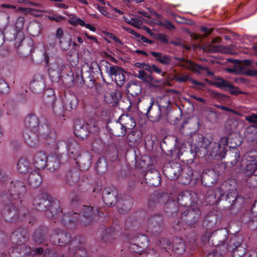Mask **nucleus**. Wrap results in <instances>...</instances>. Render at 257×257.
<instances>
[{
	"label": "nucleus",
	"instance_id": "obj_10",
	"mask_svg": "<svg viewBox=\"0 0 257 257\" xmlns=\"http://www.w3.org/2000/svg\"><path fill=\"white\" fill-rule=\"evenodd\" d=\"M182 169L181 165L179 163L170 161L164 164L163 172L167 178L173 180L179 178Z\"/></svg>",
	"mask_w": 257,
	"mask_h": 257
},
{
	"label": "nucleus",
	"instance_id": "obj_46",
	"mask_svg": "<svg viewBox=\"0 0 257 257\" xmlns=\"http://www.w3.org/2000/svg\"><path fill=\"white\" fill-rule=\"evenodd\" d=\"M28 181L30 186L33 188H36L41 185L42 182V178L39 172L34 171L29 174Z\"/></svg>",
	"mask_w": 257,
	"mask_h": 257
},
{
	"label": "nucleus",
	"instance_id": "obj_26",
	"mask_svg": "<svg viewBox=\"0 0 257 257\" xmlns=\"http://www.w3.org/2000/svg\"><path fill=\"white\" fill-rule=\"evenodd\" d=\"M66 147L68 157L76 160V157L79 155L80 146L78 143L73 139L70 138L67 141Z\"/></svg>",
	"mask_w": 257,
	"mask_h": 257
},
{
	"label": "nucleus",
	"instance_id": "obj_54",
	"mask_svg": "<svg viewBox=\"0 0 257 257\" xmlns=\"http://www.w3.org/2000/svg\"><path fill=\"white\" fill-rule=\"evenodd\" d=\"M18 170L22 174L27 173L31 169L30 163L26 158H21L17 163Z\"/></svg>",
	"mask_w": 257,
	"mask_h": 257
},
{
	"label": "nucleus",
	"instance_id": "obj_4",
	"mask_svg": "<svg viewBox=\"0 0 257 257\" xmlns=\"http://www.w3.org/2000/svg\"><path fill=\"white\" fill-rule=\"evenodd\" d=\"M146 114L148 117L152 119L153 121H158L161 117L166 118L172 112V107H159L158 104H154V99L151 98L149 103Z\"/></svg>",
	"mask_w": 257,
	"mask_h": 257
},
{
	"label": "nucleus",
	"instance_id": "obj_50",
	"mask_svg": "<svg viewBox=\"0 0 257 257\" xmlns=\"http://www.w3.org/2000/svg\"><path fill=\"white\" fill-rule=\"evenodd\" d=\"M150 54L154 57H156V60L160 63L165 65H169L172 60V57L165 54L162 55L161 53L152 51Z\"/></svg>",
	"mask_w": 257,
	"mask_h": 257
},
{
	"label": "nucleus",
	"instance_id": "obj_17",
	"mask_svg": "<svg viewBox=\"0 0 257 257\" xmlns=\"http://www.w3.org/2000/svg\"><path fill=\"white\" fill-rule=\"evenodd\" d=\"M228 233L223 229L217 230L211 233L208 239L213 246H219L223 244L227 238Z\"/></svg>",
	"mask_w": 257,
	"mask_h": 257
},
{
	"label": "nucleus",
	"instance_id": "obj_55",
	"mask_svg": "<svg viewBox=\"0 0 257 257\" xmlns=\"http://www.w3.org/2000/svg\"><path fill=\"white\" fill-rule=\"evenodd\" d=\"M56 239L58 240L59 245L62 246L70 242L71 237L69 233L64 231H62L59 233L56 232Z\"/></svg>",
	"mask_w": 257,
	"mask_h": 257
},
{
	"label": "nucleus",
	"instance_id": "obj_52",
	"mask_svg": "<svg viewBox=\"0 0 257 257\" xmlns=\"http://www.w3.org/2000/svg\"><path fill=\"white\" fill-rule=\"evenodd\" d=\"M214 81L212 84L216 87L222 89L224 90H228V89L231 87V82L226 80L220 77H214Z\"/></svg>",
	"mask_w": 257,
	"mask_h": 257
},
{
	"label": "nucleus",
	"instance_id": "obj_47",
	"mask_svg": "<svg viewBox=\"0 0 257 257\" xmlns=\"http://www.w3.org/2000/svg\"><path fill=\"white\" fill-rule=\"evenodd\" d=\"M200 48L204 52L209 53H214L217 52H225V49L227 47L221 45H212L211 44H204L200 47Z\"/></svg>",
	"mask_w": 257,
	"mask_h": 257
},
{
	"label": "nucleus",
	"instance_id": "obj_31",
	"mask_svg": "<svg viewBox=\"0 0 257 257\" xmlns=\"http://www.w3.org/2000/svg\"><path fill=\"white\" fill-rule=\"evenodd\" d=\"M180 177H179L181 184L188 185L190 183L194 177L193 169L189 166H185L182 169Z\"/></svg>",
	"mask_w": 257,
	"mask_h": 257
},
{
	"label": "nucleus",
	"instance_id": "obj_34",
	"mask_svg": "<svg viewBox=\"0 0 257 257\" xmlns=\"http://www.w3.org/2000/svg\"><path fill=\"white\" fill-rule=\"evenodd\" d=\"M176 139L172 137H166L161 143V147L173 155L176 152Z\"/></svg>",
	"mask_w": 257,
	"mask_h": 257
},
{
	"label": "nucleus",
	"instance_id": "obj_28",
	"mask_svg": "<svg viewBox=\"0 0 257 257\" xmlns=\"http://www.w3.org/2000/svg\"><path fill=\"white\" fill-rule=\"evenodd\" d=\"M88 124H85L80 120H76L74 125L75 135L81 139H84L88 135Z\"/></svg>",
	"mask_w": 257,
	"mask_h": 257
},
{
	"label": "nucleus",
	"instance_id": "obj_5",
	"mask_svg": "<svg viewBox=\"0 0 257 257\" xmlns=\"http://www.w3.org/2000/svg\"><path fill=\"white\" fill-rule=\"evenodd\" d=\"M15 47L18 54L22 57L28 56L33 50V42L30 38H26L24 33L20 32L14 38Z\"/></svg>",
	"mask_w": 257,
	"mask_h": 257
},
{
	"label": "nucleus",
	"instance_id": "obj_29",
	"mask_svg": "<svg viewBox=\"0 0 257 257\" xmlns=\"http://www.w3.org/2000/svg\"><path fill=\"white\" fill-rule=\"evenodd\" d=\"M80 215L74 212L72 214H63L61 220L63 223L68 228H73L76 227L77 222H80Z\"/></svg>",
	"mask_w": 257,
	"mask_h": 257
},
{
	"label": "nucleus",
	"instance_id": "obj_56",
	"mask_svg": "<svg viewBox=\"0 0 257 257\" xmlns=\"http://www.w3.org/2000/svg\"><path fill=\"white\" fill-rule=\"evenodd\" d=\"M51 95L48 94V92H46L43 95V99L45 103L48 106H51L54 110V112L57 113V112L55 111L54 108V104L55 103V101L56 100V97L55 95L54 94V91L50 89L49 90Z\"/></svg>",
	"mask_w": 257,
	"mask_h": 257
},
{
	"label": "nucleus",
	"instance_id": "obj_59",
	"mask_svg": "<svg viewBox=\"0 0 257 257\" xmlns=\"http://www.w3.org/2000/svg\"><path fill=\"white\" fill-rule=\"evenodd\" d=\"M121 98V93L119 91H111L105 95V100L107 103L116 102Z\"/></svg>",
	"mask_w": 257,
	"mask_h": 257
},
{
	"label": "nucleus",
	"instance_id": "obj_21",
	"mask_svg": "<svg viewBox=\"0 0 257 257\" xmlns=\"http://www.w3.org/2000/svg\"><path fill=\"white\" fill-rule=\"evenodd\" d=\"M218 176L213 169L204 170L201 175V182L204 186L211 187L217 182Z\"/></svg>",
	"mask_w": 257,
	"mask_h": 257
},
{
	"label": "nucleus",
	"instance_id": "obj_63",
	"mask_svg": "<svg viewBox=\"0 0 257 257\" xmlns=\"http://www.w3.org/2000/svg\"><path fill=\"white\" fill-rule=\"evenodd\" d=\"M141 138L140 131L137 129L132 130L127 135V139L129 142L136 143L138 142Z\"/></svg>",
	"mask_w": 257,
	"mask_h": 257
},
{
	"label": "nucleus",
	"instance_id": "obj_48",
	"mask_svg": "<svg viewBox=\"0 0 257 257\" xmlns=\"http://www.w3.org/2000/svg\"><path fill=\"white\" fill-rule=\"evenodd\" d=\"M127 91L133 96L138 95L142 92L141 84L137 81L130 82L127 85Z\"/></svg>",
	"mask_w": 257,
	"mask_h": 257
},
{
	"label": "nucleus",
	"instance_id": "obj_15",
	"mask_svg": "<svg viewBox=\"0 0 257 257\" xmlns=\"http://www.w3.org/2000/svg\"><path fill=\"white\" fill-rule=\"evenodd\" d=\"M148 227L156 232H160L164 228V218L162 214L156 213L151 215L148 219Z\"/></svg>",
	"mask_w": 257,
	"mask_h": 257
},
{
	"label": "nucleus",
	"instance_id": "obj_25",
	"mask_svg": "<svg viewBox=\"0 0 257 257\" xmlns=\"http://www.w3.org/2000/svg\"><path fill=\"white\" fill-rule=\"evenodd\" d=\"M92 156L90 154L86 152L78 155L76 157V163L80 169L85 171L90 167L92 162Z\"/></svg>",
	"mask_w": 257,
	"mask_h": 257
},
{
	"label": "nucleus",
	"instance_id": "obj_49",
	"mask_svg": "<svg viewBox=\"0 0 257 257\" xmlns=\"http://www.w3.org/2000/svg\"><path fill=\"white\" fill-rule=\"evenodd\" d=\"M27 30L29 34L32 36H38L41 33V25L37 21L31 22L29 23Z\"/></svg>",
	"mask_w": 257,
	"mask_h": 257
},
{
	"label": "nucleus",
	"instance_id": "obj_33",
	"mask_svg": "<svg viewBox=\"0 0 257 257\" xmlns=\"http://www.w3.org/2000/svg\"><path fill=\"white\" fill-rule=\"evenodd\" d=\"M237 184L235 180L234 179H230L225 181L221 185L219 189L221 190V192L224 194L227 193H236L237 191L236 189Z\"/></svg>",
	"mask_w": 257,
	"mask_h": 257
},
{
	"label": "nucleus",
	"instance_id": "obj_6",
	"mask_svg": "<svg viewBox=\"0 0 257 257\" xmlns=\"http://www.w3.org/2000/svg\"><path fill=\"white\" fill-rule=\"evenodd\" d=\"M21 207H18V203L15 202L5 205L3 216L6 221L13 223L20 221L21 216Z\"/></svg>",
	"mask_w": 257,
	"mask_h": 257
},
{
	"label": "nucleus",
	"instance_id": "obj_45",
	"mask_svg": "<svg viewBox=\"0 0 257 257\" xmlns=\"http://www.w3.org/2000/svg\"><path fill=\"white\" fill-rule=\"evenodd\" d=\"M21 214L20 221L24 222L33 225L36 221V218L32 213L29 212L24 206H21Z\"/></svg>",
	"mask_w": 257,
	"mask_h": 257
},
{
	"label": "nucleus",
	"instance_id": "obj_61",
	"mask_svg": "<svg viewBox=\"0 0 257 257\" xmlns=\"http://www.w3.org/2000/svg\"><path fill=\"white\" fill-rule=\"evenodd\" d=\"M46 167L51 172L57 170L60 167V162L56 157H51L47 162Z\"/></svg>",
	"mask_w": 257,
	"mask_h": 257
},
{
	"label": "nucleus",
	"instance_id": "obj_35",
	"mask_svg": "<svg viewBox=\"0 0 257 257\" xmlns=\"http://www.w3.org/2000/svg\"><path fill=\"white\" fill-rule=\"evenodd\" d=\"M243 244H246L243 242V236L240 235H234L230 237L227 243V249L231 252Z\"/></svg>",
	"mask_w": 257,
	"mask_h": 257
},
{
	"label": "nucleus",
	"instance_id": "obj_11",
	"mask_svg": "<svg viewBox=\"0 0 257 257\" xmlns=\"http://www.w3.org/2000/svg\"><path fill=\"white\" fill-rule=\"evenodd\" d=\"M52 198L48 193H42L34 199L33 205L36 210L46 212Z\"/></svg>",
	"mask_w": 257,
	"mask_h": 257
},
{
	"label": "nucleus",
	"instance_id": "obj_53",
	"mask_svg": "<svg viewBox=\"0 0 257 257\" xmlns=\"http://www.w3.org/2000/svg\"><path fill=\"white\" fill-rule=\"evenodd\" d=\"M242 171L248 177L253 174L257 173V162L254 160L248 162L245 167L242 169Z\"/></svg>",
	"mask_w": 257,
	"mask_h": 257
},
{
	"label": "nucleus",
	"instance_id": "obj_1",
	"mask_svg": "<svg viewBox=\"0 0 257 257\" xmlns=\"http://www.w3.org/2000/svg\"><path fill=\"white\" fill-rule=\"evenodd\" d=\"M213 139L210 135H203L194 132L188 139L190 147V152L194 156L202 158L206 157L209 161H220L224 159L227 152L224 145L222 144L221 139L218 142H213Z\"/></svg>",
	"mask_w": 257,
	"mask_h": 257
},
{
	"label": "nucleus",
	"instance_id": "obj_40",
	"mask_svg": "<svg viewBox=\"0 0 257 257\" xmlns=\"http://www.w3.org/2000/svg\"><path fill=\"white\" fill-rule=\"evenodd\" d=\"M226 153L227 163H230L232 166H234L241 160L240 151L237 148L230 149Z\"/></svg>",
	"mask_w": 257,
	"mask_h": 257
},
{
	"label": "nucleus",
	"instance_id": "obj_64",
	"mask_svg": "<svg viewBox=\"0 0 257 257\" xmlns=\"http://www.w3.org/2000/svg\"><path fill=\"white\" fill-rule=\"evenodd\" d=\"M66 58L72 66L76 65L79 61L78 54L75 50H71L69 51Z\"/></svg>",
	"mask_w": 257,
	"mask_h": 257
},
{
	"label": "nucleus",
	"instance_id": "obj_3",
	"mask_svg": "<svg viewBox=\"0 0 257 257\" xmlns=\"http://www.w3.org/2000/svg\"><path fill=\"white\" fill-rule=\"evenodd\" d=\"M172 197L171 194L156 191L152 193L148 201L147 211L150 212L159 208L162 209Z\"/></svg>",
	"mask_w": 257,
	"mask_h": 257
},
{
	"label": "nucleus",
	"instance_id": "obj_57",
	"mask_svg": "<svg viewBox=\"0 0 257 257\" xmlns=\"http://www.w3.org/2000/svg\"><path fill=\"white\" fill-rule=\"evenodd\" d=\"M115 235V229L112 227H108L104 231L102 239L105 242H111V241L114 239Z\"/></svg>",
	"mask_w": 257,
	"mask_h": 257
},
{
	"label": "nucleus",
	"instance_id": "obj_12",
	"mask_svg": "<svg viewBox=\"0 0 257 257\" xmlns=\"http://www.w3.org/2000/svg\"><path fill=\"white\" fill-rule=\"evenodd\" d=\"M197 194L193 191L186 190L180 192L177 196L179 204L185 207H191L197 200Z\"/></svg>",
	"mask_w": 257,
	"mask_h": 257
},
{
	"label": "nucleus",
	"instance_id": "obj_43",
	"mask_svg": "<svg viewBox=\"0 0 257 257\" xmlns=\"http://www.w3.org/2000/svg\"><path fill=\"white\" fill-rule=\"evenodd\" d=\"M122 127L126 131L132 130L136 126V122L132 116L129 114H122L119 117Z\"/></svg>",
	"mask_w": 257,
	"mask_h": 257
},
{
	"label": "nucleus",
	"instance_id": "obj_51",
	"mask_svg": "<svg viewBox=\"0 0 257 257\" xmlns=\"http://www.w3.org/2000/svg\"><path fill=\"white\" fill-rule=\"evenodd\" d=\"M185 244L181 238L176 237L173 242L172 251L177 254H181L185 250Z\"/></svg>",
	"mask_w": 257,
	"mask_h": 257
},
{
	"label": "nucleus",
	"instance_id": "obj_27",
	"mask_svg": "<svg viewBox=\"0 0 257 257\" xmlns=\"http://www.w3.org/2000/svg\"><path fill=\"white\" fill-rule=\"evenodd\" d=\"M63 107L68 111H71L76 108L77 104V99L76 96L72 93H65L62 99Z\"/></svg>",
	"mask_w": 257,
	"mask_h": 257
},
{
	"label": "nucleus",
	"instance_id": "obj_8",
	"mask_svg": "<svg viewBox=\"0 0 257 257\" xmlns=\"http://www.w3.org/2000/svg\"><path fill=\"white\" fill-rule=\"evenodd\" d=\"M82 207L80 223L85 226L90 225L98 218L99 209L96 208L94 210L93 207L91 206L83 205Z\"/></svg>",
	"mask_w": 257,
	"mask_h": 257
},
{
	"label": "nucleus",
	"instance_id": "obj_23",
	"mask_svg": "<svg viewBox=\"0 0 257 257\" xmlns=\"http://www.w3.org/2000/svg\"><path fill=\"white\" fill-rule=\"evenodd\" d=\"M12 252L13 257H32L31 248L26 245V242L14 244Z\"/></svg>",
	"mask_w": 257,
	"mask_h": 257
},
{
	"label": "nucleus",
	"instance_id": "obj_7",
	"mask_svg": "<svg viewBox=\"0 0 257 257\" xmlns=\"http://www.w3.org/2000/svg\"><path fill=\"white\" fill-rule=\"evenodd\" d=\"M102 62L106 64V72L109 76H114V81L117 85L119 87L123 86L125 83V76L124 74L125 71L122 68L117 66H113L106 60Z\"/></svg>",
	"mask_w": 257,
	"mask_h": 257
},
{
	"label": "nucleus",
	"instance_id": "obj_24",
	"mask_svg": "<svg viewBox=\"0 0 257 257\" xmlns=\"http://www.w3.org/2000/svg\"><path fill=\"white\" fill-rule=\"evenodd\" d=\"M28 239V231L26 229L19 228L11 235V240L13 244L26 242Z\"/></svg>",
	"mask_w": 257,
	"mask_h": 257
},
{
	"label": "nucleus",
	"instance_id": "obj_16",
	"mask_svg": "<svg viewBox=\"0 0 257 257\" xmlns=\"http://www.w3.org/2000/svg\"><path fill=\"white\" fill-rule=\"evenodd\" d=\"M51 201L50 205L47 209L46 215L48 217L54 219L57 218H61L63 214L59 201L54 198H52Z\"/></svg>",
	"mask_w": 257,
	"mask_h": 257
},
{
	"label": "nucleus",
	"instance_id": "obj_37",
	"mask_svg": "<svg viewBox=\"0 0 257 257\" xmlns=\"http://www.w3.org/2000/svg\"><path fill=\"white\" fill-rule=\"evenodd\" d=\"M134 76L135 77L142 80L144 82L149 84L153 86H155V84L161 82L160 80L154 79L151 74H148L144 70H139L138 73L135 74Z\"/></svg>",
	"mask_w": 257,
	"mask_h": 257
},
{
	"label": "nucleus",
	"instance_id": "obj_58",
	"mask_svg": "<svg viewBox=\"0 0 257 257\" xmlns=\"http://www.w3.org/2000/svg\"><path fill=\"white\" fill-rule=\"evenodd\" d=\"M95 169L99 174H102L107 171V162L105 158H100L97 160Z\"/></svg>",
	"mask_w": 257,
	"mask_h": 257
},
{
	"label": "nucleus",
	"instance_id": "obj_18",
	"mask_svg": "<svg viewBox=\"0 0 257 257\" xmlns=\"http://www.w3.org/2000/svg\"><path fill=\"white\" fill-rule=\"evenodd\" d=\"M106 128L110 134L116 137H123L126 134V131L122 127L119 118L117 120L113 121L108 120L106 124Z\"/></svg>",
	"mask_w": 257,
	"mask_h": 257
},
{
	"label": "nucleus",
	"instance_id": "obj_20",
	"mask_svg": "<svg viewBox=\"0 0 257 257\" xmlns=\"http://www.w3.org/2000/svg\"><path fill=\"white\" fill-rule=\"evenodd\" d=\"M222 145H224L226 148L228 146L230 149L236 148L239 146L242 143L239 136L236 133H232L229 134L226 137L220 138Z\"/></svg>",
	"mask_w": 257,
	"mask_h": 257
},
{
	"label": "nucleus",
	"instance_id": "obj_38",
	"mask_svg": "<svg viewBox=\"0 0 257 257\" xmlns=\"http://www.w3.org/2000/svg\"><path fill=\"white\" fill-rule=\"evenodd\" d=\"M38 131L27 130L23 133V137L26 143L33 147L38 141Z\"/></svg>",
	"mask_w": 257,
	"mask_h": 257
},
{
	"label": "nucleus",
	"instance_id": "obj_41",
	"mask_svg": "<svg viewBox=\"0 0 257 257\" xmlns=\"http://www.w3.org/2000/svg\"><path fill=\"white\" fill-rule=\"evenodd\" d=\"M48 233V229L45 226H40L35 231L33 240L37 244L42 243Z\"/></svg>",
	"mask_w": 257,
	"mask_h": 257
},
{
	"label": "nucleus",
	"instance_id": "obj_32",
	"mask_svg": "<svg viewBox=\"0 0 257 257\" xmlns=\"http://www.w3.org/2000/svg\"><path fill=\"white\" fill-rule=\"evenodd\" d=\"M224 197L221 190L217 188L210 193H208V195L206 196L205 201L209 204L213 205L218 203Z\"/></svg>",
	"mask_w": 257,
	"mask_h": 257
},
{
	"label": "nucleus",
	"instance_id": "obj_60",
	"mask_svg": "<svg viewBox=\"0 0 257 257\" xmlns=\"http://www.w3.org/2000/svg\"><path fill=\"white\" fill-rule=\"evenodd\" d=\"M132 206V200H123L118 206L119 212L122 214L128 212Z\"/></svg>",
	"mask_w": 257,
	"mask_h": 257
},
{
	"label": "nucleus",
	"instance_id": "obj_44",
	"mask_svg": "<svg viewBox=\"0 0 257 257\" xmlns=\"http://www.w3.org/2000/svg\"><path fill=\"white\" fill-rule=\"evenodd\" d=\"M48 161L47 157L44 152L37 153L34 158V164L36 168L41 169L44 168Z\"/></svg>",
	"mask_w": 257,
	"mask_h": 257
},
{
	"label": "nucleus",
	"instance_id": "obj_14",
	"mask_svg": "<svg viewBox=\"0 0 257 257\" xmlns=\"http://www.w3.org/2000/svg\"><path fill=\"white\" fill-rule=\"evenodd\" d=\"M118 193L114 186L105 188L102 192V199L104 203L108 206L115 205L117 202Z\"/></svg>",
	"mask_w": 257,
	"mask_h": 257
},
{
	"label": "nucleus",
	"instance_id": "obj_62",
	"mask_svg": "<svg viewBox=\"0 0 257 257\" xmlns=\"http://www.w3.org/2000/svg\"><path fill=\"white\" fill-rule=\"evenodd\" d=\"M134 241L137 243L138 245H139L143 250L148 246V237L145 235L140 234L139 236L134 238Z\"/></svg>",
	"mask_w": 257,
	"mask_h": 257
},
{
	"label": "nucleus",
	"instance_id": "obj_39",
	"mask_svg": "<svg viewBox=\"0 0 257 257\" xmlns=\"http://www.w3.org/2000/svg\"><path fill=\"white\" fill-rule=\"evenodd\" d=\"M80 172L76 169H71L66 175V182L70 186H74L79 183Z\"/></svg>",
	"mask_w": 257,
	"mask_h": 257
},
{
	"label": "nucleus",
	"instance_id": "obj_30",
	"mask_svg": "<svg viewBox=\"0 0 257 257\" xmlns=\"http://www.w3.org/2000/svg\"><path fill=\"white\" fill-rule=\"evenodd\" d=\"M24 123L28 130L38 131L40 120L39 117L35 114L31 113L28 114L24 119Z\"/></svg>",
	"mask_w": 257,
	"mask_h": 257
},
{
	"label": "nucleus",
	"instance_id": "obj_42",
	"mask_svg": "<svg viewBox=\"0 0 257 257\" xmlns=\"http://www.w3.org/2000/svg\"><path fill=\"white\" fill-rule=\"evenodd\" d=\"M168 216L172 217L176 216L179 211V207L175 201L171 197V200L168 201L162 208Z\"/></svg>",
	"mask_w": 257,
	"mask_h": 257
},
{
	"label": "nucleus",
	"instance_id": "obj_36",
	"mask_svg": "<svg viewBox=\"0 0 257 257\" xmlns=\"http://www.w3.org/2000/svg\"><path fill=\"white\" fill-rule=\"evenodd\" d=\"M225 197V205L227 207H230L232 209L236 204L241 203L243 201V199L241 196H238L237 191L236 193H226Z\"/></svg>",
	"mask_w": 257,
	"mask_h": 257
},
{
	"label": "nucleus",
	"instance_id": "obj_13",
	"mask_svg": "<svg viewBox=\"0 0 257 257\" xmlns=\"http://www.w3.org/2000/svg\"><path fill=\"white\" fill-rule=\"evenodd\" d=\"M175 59L185 63V64H182L181 66L190 70L195 72L200 73V71L204 70L206 72L208 76H211L214 75V72L210 71L208 67L198 65L193 61L186 59L184 58L175 57Z\"/></svg>",
	"mask_w": 257,
	"mask_h": 257
},
{
	"label": "nucleus",
	"instance_id": "obj_19",
	"mask_svg": "<svg viewBox=\"0 0 257 257\" xmlns=\"http://www.w3.org/2000/svg\"><path fill=\"white\" fill-rule=\"evenodd\" d=\"M144 179L146 184L150 186L158 187L161 183V175L155 169L147 171L144 175Z\"/></svg>",
	"mask_w": 257,
	"mask_h": 257
},
{
	"label": "nucleus",
	"instance_id": "obj_9",
	"mask_svg": "<svg viewBox=\"0 0 257 257\" xmlns=\"http://www.w3.org/2000/svg\"><path fill=\"white\" fill-rule=\"evenodd\" d=\"M201 211L198 208H190L181 214V220L190 227H195L201 218Z\"/></svg>",
	"mask_w": 257,
	"mask_h": 257
},
{
	"label": "nucleus",
	"instance_id": "obj_2",
	"mask_svg": "<svg viewBox=\"0 0 257 257\" xmlns=\"http://www.w3.org/2000/svg\"><path fill=\"white\" fill-rule=\"evenodd\" d=\"M26 187L22 181L11 182L8 192H3L1 194L3 201L5 203L7 201L17 202L20 200L22 203L23 198L26 193Z\"/></svg>",
	"mask_w": 257,
	"mask_h": 257
},
{
	"label": "nucleus",
	"instance_id": "obj_22",
	"mask_svg": "<svg viewBox=\"0 0 257 257\" xmlns=\"http://www.w3.org/2000/svg\"><path fill=\"white\" fill-rule=\"evenodd\" d=\"M83 242L84 238L81 236H77L72 240L70 243V248H75L73 257H87L85 249L81 246Z\"/></svg>",
	"mask_w": 257,
	"mask_h": 257
}]
</instances>
